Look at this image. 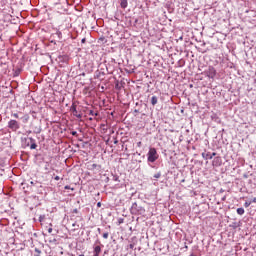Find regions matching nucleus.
Wrapping results in <instances>:
<instances>
[{"label": "nucleus", "instance_id": "4c0bfd02", "mask_svg": "<svg viewBox=\"0 0 256 256\" xmlns=\"http://www.w3.org/2000/svg\"><path fill=\"white\" fill-rule=\"evenodd\" d=\"M185 249H188V247H187V246H185Z\"/></svg>", "mask_w": 256, "mask_h": 256}, {"label": "nucleus", "instance_id": "1a4fd4ad", "mask_svg": "<svg viewBox=\"0 0 256 256\" xmlns=\"http://www.w3.org/2000/svg\"><path fill=\"white\" fill-rule=\"evenodd\" d=\"M202 157H203V159H205L206 161L207 160H211L212 159V156H211V152H203L202 153Z\"/></svg>", "mask_w": 256, "mask_h": 256}, {"label": "nucleus", "instance_id": "dca6fc26", "mask_svg": "<svg viewBox=\"0 0 256 256\" xmlns=\"http://www.w3.org/2000/svg\"><path fill=\"white\" fill-rule=\"evenodd\" d=\"M230 227H232V229H237V227H239V224L237 222H234L230 225Z\"/></svg>", "mask_w": 256, "mask_h": 256}, {"label": "nucleus", "instance_id": "6ab92c4d", "mask_svg": "<svg viewBox=\"0 0 256 256\" xmlns=\"http://www.w3.org/2000/svg\"><path fill=\"white\" fill-rule=\"evenodd\" d=\"M244 207H251V201H246L245 203H244Z\"/></svg>", "mask_w": 256, "mask_h": 256}, {"label": "nucleus", "instance_id": "f03ea898", "mask_svg": "<svg viewBox=\"0 0 256 256\" xmlns=\"http://www.w3.org/2000/svg\"><path fill=\"white\" fill-rule=\"evenodd\" d=\"M131 215H144L145 208L139 206L137 203H133L130 208Z\"/></svg>", "mask_w": 256, "mask_h": 256}, {"label": "nucleus", "instance_id": "423d86ee", "mask_svg": "<svg viewBox=\"0 0 256 256\" xmlns=\"http://www.w3.org/2000/svg\"><path fill=\"white\" fill-rule=\"evenodd\" d=\"M212 165L214 167H219V165H221V157L219 156L215 157L212 161Z\"/></svg>", "mask_w": 256, "mask_h": 256}, {"label": "nucleus", "instance_id": "a211bd4d", "mask_svg": "<svg viewBox=\"0 0 256 256\" xmlns=\"http://www.w3.org/2000/svg\"><path fill=\"white\" fill-rule=\"evenodd\" d=\"M153 177H154V179H159L161 177V172L154 174Z\"/></svg>", "mask_w": 256, "mask_h": 256}, {"label": "nucleus", "instance_id": "5701e85b", "mask_svg": "<svg viewBox=\"0 0 256 256\" xmlns=\"http://www.w3.org/2000/svg\"><path fill=\"white\" fill-rule=\"evenodd\" d=\"M217 156V153L216 152H213L212 154L210 153V157H212V159L214 158V157H216Z\"/></svg>", "mask_w": 256, "mask_h": 256}, {"label": "nucleus", "instance_id": "e433bc0d", "mask_svg": "<svg viewBox=\"0 0 256 256\" xmlns=\"http://www.w3.org/2000/svg\"><path fill=\"white\" fill-rule=\"evenodd\" d=\"M27 147H29V142L27 143Z\"/></svg>", "mask_w": 256, "mask_h": 256}, {"label": "nucleus", "instance_id": "f8f14e48", "mask_svg": "<svg viewBox=\"0 0 256 256\" xmlns=\"http://www.w3.org/2000/svg\"><path fill=\"white\" fill-rule=\"evenodd\" d=\"M23 123H28L29 122V114H25L22 118Z\"/></svg>", "mask_w": 256, "mask_h": 256}, {"label": "nucleus", "instance_id": "4be33fe9", "mask_svg": "<svg viewBox=\"0 0 256 256\" xmlns=\"http://www.w3.org/2000/svg\"><path fill=\"white\" fill-rule=\"evenodd\" d=\"M113 181H116V182H118V183H119V181H120V180H119V176L114 175V176H113Z\"/></svg>", "mask_w": 256, "mask_h": 256}, {"label": "nucleus", "instance_id": "6e6552de", "mask_svg": "<svg viewBox=\"0 0 256 256\" xmlns=\"http://www.w3.org/2000/svg\"><path fill=\"white\" fill-rule=\"evenodd\" d=\"M28 141H30L31 145H30V149H37V144L35 143V139L33 138H28Z\"/></svg>", "mask_w": 256, "mask_h": 256}, {"label": "nucleus", "instance_id": "a878e982", "mask_svg": "<svg viewBox=\"0 0 256 256\" xmlns=\"http://www.w3.org/2000/svg\"><path fill=\"white\" fill-rule=\"evenodd\" d=\"M55 181H59L61 179L59 176L54 177Z\"/></svg>", "mask_w": 256, "mask_h": 256}, {"label": "nucleus", "instance_id": "bb28decb", "mask_svg": "<svg viewBox=\"0 0 256 256\" xmlns=\"http://www.w3.org/2000/svg\"><path fill=\"white\" fill-rule=\"evenodd\" d=\"M134 247H135L134 244H130V245H129V248H130V249H133Z\"/></svg>", "mask_w": 256, "mask_h": 256}, {"label": "nucleus", "instance_id": "f704fd0d", "mask_svg": "<svg viewBox=\"0 0 256 256\" xmlns=\"http://www.w3.org/2000/svg\"><path fill=\"white\" fill-rule=\"evenodd\" d=\"M65 189H69V186H65Z\"/></svg>", "mask_w": 256, "mask_h": 256}, {"label": "nucleus", "instance_id": "c756f323", "mask_svg": "<svg viewBox=\"0 0 256 256\" xmlns=\"http://www.w3.org/2000/svg\"><path fill=\"white\" fill-rule=\"evenodd\" d=\"M93 169L97 168V164L92 165Z\"/></svg>", "mask_w": 256, "mask_h": 256}, {"label": "nucleus", "instance_id": "393cba45", "mask_svg": "<svg viewBox=\"0 0 256 256\" xmlns=\"http://www.w3.org/2000/svg\"><path fill=\"white\" fill-rule=\"evenodd\" d=\"M48 233H53V228L52 227L48 228Z\"/></svg>", "mask_w": 256, "mask_h": 256}, {"label": "nucleus", "instance_id": "9d476101", "mask_svg": "<svg viewBox=\"0 0 256 256\" xmlns=\"http://www.w3.org/2000/svg\"><path fill=\"white\" fill-rule=\"evenodd\" d=\"M158 101H159V98H157V96H152L151 105L153 106L157 105Z\"/></svg>", "mask_w": 256, "mask_h": 256}, {"label": "nucleus", "instance_id": "20e7f679", "mask_svg": "<svg viewBox=\"0 0 256 256\" xmlns=\"http://www.w3.org/2000/svg\"><path fill=\"white\" fill-rule=\"evenodd\" d=\"M205 74L209 77V79H215V75H217V70H215V67L209 66L208 69L205 71Z\"/></svg>", "mask_w": 256, "mask_h": 256}, {"label": "nucleus", "instance_id": "aec40b11", "mask_svg": "<svg viewBox=\"0 0 256 256\" xmlns=\"http://www.w3.org/2000/svg\"><path fill=\"white\" fill-rule=\"evenodd\" d=\"M103 239H109V232H105L103 234Z\"/></svg>", "mask_w": 256, "mask_h": 256}, {"label": "nucleus", "instance_id": "b1692460", "mask_svg": "<svg viewBox=\"0 0 256 256\" xmlns=\"http://www.w3.org/2000/svg\"><path fill=\"white\" fill-rule=\"evenodd\" d=\"M90 115H94L95 117H97V113H95V111L93 110L90 111Z\"/></svg>", "mask_w": 256, "mask_h": 256}, {"label": "nucleus", "instance_id": "72a5a7b5", "mask_svg": "<svg viewBox=\"0 0 256 256\" xmlns=\"http://www.w3.org/2000/svg\"><path fill=\"white\" fill-rule=\"evenodd\" d=\"M98 233H101V228H98Z\"/></svg>", "mask_w": 256, "mask_h": 256}, {"label": "nucleus", "instance_id": "412c9836", "mask_svg": "<svg viewBox=\"0 0 256 256\" xmlns=\"http://www.w3.org/2000/svg\"><path fill=\"white\" fill-rule=\"evenodd\" d=\"M56 35H57L58 39H61V35H62L61 31L57 30Z\"/></svg>", "mask_w": 256, "mask_h": 256}, {"label": "nucleus", "instance_id": "39448f33", "mask_svg": "<svg viewBox=\"0 0 256 256\" xmlns=\"http://www.w3.org/2000/svg\"><path fill=\"white\" fill-rule=\"evenodd\" d=\"M70 111L74 115V117H77V119H81V117H83V114L77 111V106L75 104L71 106Z\"/></svg>", "mask_w": 256, "mask_h": 256}, {"label": "nucleus", "instance_id": "c9c22d12", "mask_svg": "<svg viewBox=\"0 0 256 256\" xmlns=\"http://www.w3.org/2000/svg\"><path fill=\"white\" fill-rule=\"evenodd\" d=\"M74 213H77V209L74 210Z\"/></svg>", "mask_w": 256, "mask_h": 256}, {"label": "nucleus", "instance_id": "c85d7f7f", "mask_svg": "<svg viewBox=\"0 0 256 256\" xmlns=\"http://www.w3.org/2000/svg\"><path fill=\"white\" fill-rule=\"evenodd\" d=\"M85 41H87V39L83 38V39L81 40V43H85Z\"/></svg>", "mask_w": 256, "mask_h": 256}, {"label": "nucleus", "instance_id": "4468645a", "mask_svg": "<svg viewBox=\"0 0 256 256\" xmlns=\"http://www.w3.org/2000/svg\"><path fill=\"white\" fill-rule=\"evenodd\" d=\"M21 71H23V69H21L19 67L15 68V75L19 76L21 74Z\"/></svg>", "mask_w": 256, "mask_h": 256}, {"label": "nucleus", "instance_id": "7c9ffc66", "mask_svg": "<svg viewBox=\"0 0 256 256\" xmlns=\"http://www.w3.org/2000/svg\"><path fill=\"white\" fill-rule=\"evenodd\" d=\"M137 146H138V147H141V142H138V143H137Z\"/></svg>", "mask_w": 256, "mask_h": 256}, {"label": "nucleus", "instance_id": "9b49d317", "mask_svg": "<svg viewBox=\"0 0 256 256\" xmlns=\"http://www.w3.org/2000/svg\"><path fill=\"white\" fill-rule=\"evenodd\" d=\"M128 2L127 0H121L120 6L122 9H127Z\"/></svg>", "mask_w": 256, "mask_h": 256}, {"label": "nucleus", "instance_id": "0eeeda50", "mask_svg": "<svg viewBox=\"0 0 256 256\" xmlns=\"http://www.w3.org/2000/svg\"><path fill=\"white\" fill-rule=\"evenodd\" d=\"M101 254V246H94L93 255L92 256H99Z\"/></svg>", "mask_w": 256, "mask_h": 256}, {"label": "nucleus", "instance_id": "473e14b6", "mask_svg": "<svg viewBox=\"0 0 256 256\" xmlns=\"http://www.w3.org/2000/svg\"><path fill=\"white\" fill-rule=\"evenodd\" d=\"M72 135H77V132H72Z\"/></svg>", "mask_w": 256, "mask_h": 256}, {"label": "nucleus", "instance_id": "cd10ccee", "mask_svg": "<svg viewBox=\"0 0 256 256\" xmlns=\"http://www.w3.org/2000/svg\"><path fill=\"white\" fill-rule=\"evenodd\" d=\"M251 203H256V197L252 199V201H250Z\"/></svg>", "mask_w": 256, "mask_h": 256}, {"label": "nucleus", "instance_id": "ddd939ff", "mask_svg": "<svg viewBox=\"0 0 256 256\" xmlns=\"http://www.w3.org/2000/svg\"><path fill=\"white\" fill-rule=\"evenodd\" d=\"M237 214L238 215H245V209L244 208H237Z\"/></svg>", "mask_w": 256, "mask_h": 256}, {"label": "nucleus", "instance_id": "f3484780", "mask_svg": "<svg viewBox=\"0 0 256 256\" xmlns=\"http://www.w3.org/2000/svg\"><path fill=\"white\" fill-rule=\"evenodd\" d=\"M11 117H14V119H19V113H12Z\"/></svg>", "mask_w": 256, "mask_h": 256}, {"label": "nucleus", "instance_id": "7ed1b4c3", "mask_svg": "<svg viewBox=\"0 0 256 256\" xmlns=\"http://www.w3.org/2000/svg\"><path fill=\"white\" fill-rule=\"evenodd\" d=\"M8 129H10V131H19V129H21V124L17 121V120H9L8 122Z\"/></svg>", "mask_w": 256, "mask_h": 256}, {"label": "nucleus", "instance_id": "f257e3e1", "mask_svg": "<svg viewBox=\"0 0 256 256\" xmlns=\"http://www.w3.org/2000/svg\"><path fill=\"white\" fill-rule=\"evenodd\" d=\"M159 159V154L157 153V149L151 147L147 153V162L148 163H155Z\"/></svg>", "mask_w": 256, "mask_h": 256}, {"label": "nucleus", "instance_id": "2eb2a0df", "mask_svg": "<svg viewBox=\"0 0 256 256\" xmlns=\"http://www.w3.org/2000/svg\"><path fill=\"white\" fill-rule=\"evenodd\" d=\"M34 251H35L34 256H41V250L39 248H35Z\"/></svg>", "mask_w": 256, "mask_h": 256}, {"label": "nucleus", "instance_id": "2f4dec72", "mask_svg": "<svg viewBox=\"0 0 256 256\" xmlns=\"http://www.w3.org/2000/svg\"><path fill=\"white\" fill-rule=\"evenodd\" d=\"M100 206H101V202H98V203H97V207H100Z\"/></svg>", "mask_w": 256, "mask_h": 256}]
</instances>
